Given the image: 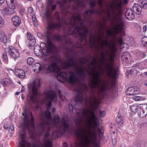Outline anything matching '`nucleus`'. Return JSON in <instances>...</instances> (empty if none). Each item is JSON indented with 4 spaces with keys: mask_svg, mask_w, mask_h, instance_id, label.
<instances>
[{
    "mask_svg": "<svg viewBox=\"0 0 147 147\" xmlns=\"http://www.w3.org/2000/svg\"><path fill=\"white\" fill-rule=\"evenodd\" d=\"M57 77L59 82H63L67 80V76L65 72L61 71L57 74Z\"/></svg>",
    "mask_w": 147,
    "mask_h": 147,
    "instance_id": "14",
    "label": "nucleus"
},
{
    "mask_svg": "<svg viewBox=\"0 0 147 147\" xmlns=\"http://www.w3.org/2000/svg\"><path fill=\"white\" fill-rule=\"evenodd\" d=\"M96 146H98V144H97V143H96Z\"/></svg>",
    "mask_w": 147,
    "mask_h": 147,
    "instance_id": "58",
    "label": "nucleus"
},
{
    "mask_svg": "<svg viewBox=\"0 0 147 147\" xmlns=\"http://www.w3.org/2000/svg\"><path fill=\"white\" fill-rule=\"evenodd\" d=\"M32 20L33 21L34 25L35 26H38L37 21L35 15L32 16Z\"/></svg>",
    "mask_w": 147,
    "mask_h": 147,
    "instance_id": "30",
    "label": "nucleus"
},
{
    "mask_svg": "<svg viewBox=\"0 0 147 147\" xmlns=\"http://www.w3.org/2000/svg\"><path fill=\"white\" fill-rule=\"evenodd\" d=\"M69 24L72 25L68 31V34L69 35L76 34L77 36H79L80 38L78 41L80 43L83 40L86 41L87 39V36L88 32L87 27L84 25V22L82 20L81 16L77 12L74 14L69 22ZM82 44L80 43L78 46L76 45L77 48L82 47Z\"/></svg>",
    "mask_w": 147,
    "mask_h": 147,
    "instance_id": "4",
    "label": "nucleus"
},
{
    "mask_svg": "<svg viewBox=\"0 0 147 147\" xmlns=\"http://www.w3.org/2000/svg\"><path fill=\"white\" fill-rule=\"evenodd\" d=\"M14 127L13 125H11L9 128V130L10 132H12L14 130Z\"/></svg>",
    "mask_w": 147,
    "mask_h": 147,
    "instance_id": "36",
    "label": "nucleus"
},
{
    "mask_svg": "<svg viewBox=\"0 0 147 147\" xmlns=\"http://www.w3.org/2000/svg\"><path fill=\"white\" fill-rule=\"evenodd\" d=\"M140 64L138 63H136V64L134 65L132 67L133 68H137L139 66Z\"/></svg>",
    "mask_w": 147,
    "mask_h": 147,
    "instance_id": "42",
    "label": "nucleus"
},
{
    "mask_svg": "<svg viewBox=\"0 0 147 147\" xmlns=\"http://www.w3.org/2000/svg\"><path fill=\"white\" fill-rule=\"evenodd\" d=\"M49 60L51 62L52 64L50 65H46L44 67L45 70L46 71L47 73H59L61 70L60 67L57 64L59 61V58L55 56H53L50 57Z\"/></svg>",
    "mask_w": 147,
    "mask_h": 147,
    "instance_id": "6",
    "label": "nucleus"
},
{
    "mask_svg": "<svg viewBox=\"0 0 147 147\" xmlns=\"http://www.w3.org/2000/svg\"><path fill=\"white\" fill-rule=\"evenodd\" d=\"M2 82H3L4 84L6 86L10 84L11 83V81L7 78L3 79Z\"/></svg>",
    "mask_w": 147,
    "mask_h": 147,
    "instance_id": "27",
    "label": "nucleus"
},
{
    "mask_svg": "<svg viewBox=\"0 0 147 147\" xmlns=\"http://www.w3.org/2000/svg\"><path fill=\"white\" fill-rule=\"evenodd\" d=\"M141 113H142V111H141Z\"/></svg>",
    "mask_w": 147,
    "mask_h": 147,
    "instance_id": "61",
    "label": "nucleus"
},
{
    "mask_svg": "<svg viewBox=\"0 0 147 147\" xmlns=\"http://www.w3.org/2000/svg\"><path fill=\"white\" fill-rule=\"evenodd\" d=\"M9 126L7 124H5L4 125V128L5 129H7L9 127Z\"/></svg>",
    "mask_w": 147,
    "mask_h": 147,
    "instance_id": "45",
    "label": "nucleus"
},
{
    "mask_svg": "<svg viewBox=\"0 0 147 147\" xmlns=\"http://www.w3.org/2000/svg\"><path fill=\"white\" fill-rule=\"evenodd\" d=\"M8 55L10 56L15 60V58L19 56L20 53L17 49L13 47L10 46L9 48Z\"/></svg>",
    "mask_w": 147,
    "mask_h": 147,
    "instance_id": "9",
    "label": "nucleus"
},
{
    "mask_svg": "<svg viewBox=\"0 0 147 147\" xmlns=\"http://www.w3.org/2000/svg\"><path fill=\"white\" fill-rule=\"evenodd\" d=\"M19 134L20 136H22V138H23L26 134L25 128L23 127L22 129L20 131Z\"/></svg>",
    "mask_w": 147,
    "mask_h": 147,
    "instance_id": "25",
    "label": "nucleus"
},
{
    "mask_svg": "<svg viewBox=\"0 0 147 147\" xmlns=\"http://www.w3.org/2000/svg\"><path fill=\"white\" fill-rule=\"evenodd\" d=\"M22 115L24 116V121H26V120L27 119V112L25 111L24 112H23L22 114Z\"/></svg>",
    "mask_w": 147,
    "mask_h": 147,
    "instance_id": "35",
    "label": "nucleus"
},
{
    "mask_svg": "<svg viewBox=\"0 0 147 147\" xmlns=\"http://www.w3.org/2000/svg\"><path fill=\"white\" fill-rule=\"evenodd\" d=\"M9 56L8 55V54L7 55V53L6 52H5L3 53L2 58L3 59V60L5 61H7L8 59V57H9Z\"/></svg>",
    "mask_w": 147,
    "mask_h": 147,
    "instance_id": "29",
    "label": "nucleus"
},
{
    "mask_svg": "<svg viewBox=\"0 0 147 147\" xmlns=\"http://www.w3.org/2000/svg\"><path fill=\"white\" fill-rule=\"evenodd\" d=\"M20 12H22V11H20Z\"/></svg>",
    "mask_w": 147,
    "mask_h": 147,
    "instance_id": "59",
    "label": "nucleus"
},
{
    "mask_svg": "<svg viewBox=\"0 0 147 147\" xmlns=\"http://www.w3.org/2000/svg\"><path fill=\"white\" fill-rule=\"evenodd\" d=\"M29 1H31L32 0H28Z\"/></svg>",
    "mask_w": 147,
    "mask_h": 147,
    "instance_id": "60",
    "label": "nucleus"
},
{
    "mask_svg": "<svg viewBox=\"0 0 147 147\" xmlns=\"http://www.w3.org/2000/svg\"><path fill=\"white\" fill-rule=\"evenodd\" d=\"M15 74L20 78H23L25 76L24 71L21 69H17L15 71Z\"/></svg>",
    "mask_w": 147,
    "mask_h": 147,
    "instance_id": "17",
    "label": "nucleus"
},
{
    "mask_svg": "<svg viewBox=\"0 0 147 147\" xmlns=\"http://www.w3.org/2000/svg\"><path fill=\"white\" fill-rule=\"evenodd\" d=\"M55 16L59 23L52 22L49 24L45 36V44L42 42L40 46H35L33 48L35 54L39 58L42 57V48L44 51L43 53L45 55L54 53L56 50V47L52 39L58 42L64 41L65 42V46L67 49V61L63 62L61 66L63 68L71 67L75 71V73H71L68 80L71 83L79 84V87L76 89V91L78 92L75 99L76 101L84 102L85 104H99L97 94H96L97 89L102 91L105 89V85L100 79V76L103 74L104 73L107 76V40H103L104 38V31L102 30V33H99L98 36L91 33L89 39L92 48L99 47L96 44V40L101 44L99 47L102 51L100 54V61L103 65V68L97 64V57L90 56L89 57H83L80 61L82 64L88 61V69H86L74 61V46L69 39V36L65 35L61 36L59 34L54 35L51 31L52 29L61 27L63 24L68 25L65 20L60 19L57 12H55ZM101 27L103 29V26L102 24Z\"/></svg>",
    "mask_w": 147,
    "mask_h": 147,
    "instance_id": "1",
    "label": "nucleus"
},
{
    "mask_svg": "<svg viewBox=\"0 0 147 147\" xmlns=\"http://www.w3.org/2000/svg\"><path fill=\"white\" fill-rule=\"evenodd\" d=\"M36 42V40L34 39H32L29 41V46L30 47L33 46Z\"/></svg>",
    "mask_w": 147,
    "mask_h": 147,
    "instance_id": "32",
    "label": "nucleus"
},
{
    "mask_svg": "<svg viewBox=\"0 0 147 147\" xmlns=\"http://www.w3.org/2000/svg\"><path fill=\"white\" fill-rule=\"evenodd\" d=\"M63 145L64 147H66L67 144L66 143H64L63 144Z\"/></svg>",
    "mask_w": 147,
    "mask_h": 147,
    "instance_id": "51",
    "label": "nucleus"
},
{
    "mask_svg": "<svg viewBox=\"0 0 147 147\" xmlns=\"http://www.w3.org/2000/svg\"><path fill=\"white\" fill-rule=\"evenodd\" d=\"M38 36L40 38L42 39L43 38V36L42 34L41 33H38L37 34Z\"/></svg>",
    "mask_w": 147,
    "mask_h": 147,
    "instance_id": "39",
    "label": "nucleus"
},
{
    "mask_svg": "<svg viewBox=\"0 0 147 147\" xmlns=\"http://www.w3.org/2000/svg\"><path fill=\"white\" fill-rule=\"evenodd\" d=\"M133 99L135 101H140L144 100L145 98L142 96H134L132 97Z\"/></svg>",
    "mask_w": 147,
    "mask_h": 147,
    "instance_id": "23",
    "label": "nucleus"
},
{
    "mask_svg": "<svg viewBox=\"0 0 147 147\" xmlns=\"http://www.w3.org/2000/svg\"><path fill=\"white\" fill-rule=\"evenodd\" d=\"M136 71L137 70L136 69L132 67L131 68L128 69L127 72L129 74L131 75L134 74H136Z\"/></svg>",
    "mask_w": 147,
    "mask_h": 147,
    "instance_id": "24",
    "label": "nucleus"
},
{
    "mask_svg": "<svg viewBox=\"0 0 147 147\" xmlns=\"http://www.w3.org/2000/svg\"><path fill=\"white\" fill-rule=\"evenodd\" d=\"M142 43L144 46H147V37H143L142 40Z\"/></svg>",
    "mask_w": 147,
    "mask_h": 147,
    "instance_id": "28",
    "label": "nucleus"
},
{
    "mask_svg": "<svg viewBox=\"0 0 147 147\" xmlns=\"http://www.w3.org/2000/svg\"><path fill=\"white\" fill-rule=\"evenodd\" d=\"M88 0H69V8L71 6L74 9L79 10V7H84L86 3H88ZM96 4V1L90 0V9L86 11L84 15L82 14L86 21H90V16L93 13L100 15L103 13L107 14V18L112 24H124L120 15L122 10V2L121 1L115 0L113 4L110 5V8H107L108 4L104 0H98V4L102 9L101 12L99 10H95L94 7Z\"/></svg>",
    "mask_w": 147,
    "mask_h": 147,
    "instance_id": "2",
    "label": "nucleus"
},
{
    "mask_svg": "<svg viewBox=\"0 0 147 147\" xmlns=\"http://www.w3.org/2000/svg\"><path fill=\"white\" fill-rule=\"evenodd\" d=\"M0 40L1 41L4 43H6L7 41V39L5 34L3 33L0 34Z\"/></svg>",
    "mask_w": 147,
    "mask_h": 147,
    "instance_id": "21",
    "label": "nucleus"
},
{
    "mask_svg": "<svg viewBox=\"0 0 147 147\" xmlns=\"http://www.w3.org/2000/svg\"><path fill=\"white\" fill-rule=\"evenodd\" d=\"M144 84L146 86H147V81H145Z\"/></svg>",
    "mask_w": 147,
    "mask_h": 147,
    "instance_id": "53",
    "label": "nucleus"
},
{
    "mask_svg": "<svg viewBox=\"0 0 147 147\" xmlns=\"http://www.w3.org/2000/svg\"><path fill=\"white\" fill-rule=\"evenodd\" d=\"M147 29V27L146 26H144L143 27V32H145Z\"/></svg>",
    "mask_w": 147,
    "mask_h": 147,
    "instance_id": "41",
    "label": "nucleus"
},
{
    "mask_svg": "<svg viewBox=\"0 0 147 147\" xmlns=\"http://www.w3.org/2000/svg\"><path fill=\"white\" fill-rule=\"evenodd\" d=\"M40 86V80L39 78H36L31 84L32 93L31 95H30L28 97L30 100L33 102L37 103L38 102L37 89Z\"/></svg>",
    "mask_w": 147,
    "mask_h": 147,
    "instance_id": "7",
    "label": "nucleus"
},
{
    "mask_svg": "<svg viewBox=\"0 0 147 147\" xmlns=\"http://www.w3.org/2000/svg\"><path fill=\"white\" fill-rule=\"evenodd\" d=\"M54 1V0H46V10L45 15L46 18L50 21L52 19V11H54L56 7V5L53 4Z\"/></svg>",
    "mask_w": 147,
    "mask_h": 147,
    "instance_id": "8",
    "label": "nucleus"
},
{
    "mask_svg": "<svg viewBox=\"0 0 147 147\" xmlns=\"http://www.w3.org/2000/svg\"><path fill=\"white\" fill-rule=\"evenodd\" d=\"M30 115L31 116V119L27 123V124L28 129L29 131H30V128L33 129V131H35V127L34 124V117L32 116V112H30Z\"/></svg>",
    "mask_w": 147,
    "mask_h": 147,
    "instance_id": "13",
    "label": "nucleus"
},
{
    "mask_svg": "<svg viewBox=\"0 0 147 147\" xmlns=\"http://www.w3.org/2000/svg\"><path fill=\"white\" fill-rule=\"evenodd\" d=\"M106 32L107 34L109 35H110L111 34V32L110 30H106Z\"/></svg>",
    "mask_w": 147,
    "mask_h": 147,
    "instance_id": "40",
    "label": "nucleus"
},
{
    "mask_svg": "<svg viewBox=\"0 0 147 147\" xmlns=\"http://www.w3.org/2000/svg\"><path fill=\"white\" fill-rule=\"evenodd\" d=\"M144 74L147 77V72H145L144 73Z\"/></svg>",
    "mask_w": 147,
    "mask_h": 147,
    "instance_id": "55",
    "label": "nucleus"
},
{
    "mask_svg": "<svg viewBox=\"0 0 147 147\" xmlns=\"http://www.w3.org/2000/svg\"><path fill=\"white\" fill-rule=\"evenodd\" d=\"M69 108L70 112H72L73 111V107L71 104H69Z\"/></svg>",
    "mask_w": 147,
    "mask_h": 147,
    "instance_id": "38",
    "label": "nucleus"
},
{
    "mask_svg": "<svg viewBox=\"0 0 147 147\" xmlns=\"http://www.w3.org/2000/svg\"><path fill=\"white\" fill-rule=\"evenodd\" d=\"M20 93V92H17L16 93V95H18Z\"/></svg>",
    "mask_w": 147,
    "mask_h": 147,
    "instance_id": "52",
    "label": "nucleus"
},
{
    "mask_svg": "<svg viewBox=\"0 0 147 147\" xmlns=\"http://www.w3.org/2000/svg\"><path fill=\"white\" fill-rule=\"evenodd\" d=\"M133 9L134 12L138 15H140L142 11V8L139 4L135 3L133 6Z\"/></svg>",
    "mask_w": 147,
    "mask_h": 147,
    "instance_id": "16",
    "label": "nucleus"
},
{
    "mask_svg": "<svg viewBox=\"0 0 147 147\" xmlns=\"http://www.w3.org/2000/svg\"><path fill=\"white\" fill-rule=\"evenodd\" d=\"M34 67H35V69L38 70L40 71L41 70V65L39 63H36L34 65Z\"/></svg>",
    "mask_w": 147,
    "mask_h": 147,
    "instance_id": "31",
    "label": "nucleus"
},
{
    "mask_svg": "<svg viewBox=\"0 0 147 147\" xmlns=\"http://www.w3.org/2000/svg\"><path fill=\"white\" fill-rule=\"evenodd\" d=\"M2 11L5 14L11 15L14 13L15 9L10 8L9 7L8 8H4L2 10Z\"/></svg>",
    "mask_w": 147,
    "mask_h": 147,
    "instance_id": "18",
    "label": "nucleus"
},
{
    "mask_svg": "<svg viewBox=\"0 0 147 147\" xmlns=\"http://www.w3.org/2000/svg\"><path fill=\"white\" fill-rule=\"evenodd\" d=\"M4 1V0H0V5L3 3Z\"/></svg>",
    "mask_w": 147,
    "mask_h": 147,
    "instance_id": "48",
    "label": "nucleus"
},
{
    "mask_svg": "<svg viewBox=\"0 0 147 147\" xmlns=\"http://www.w3.org/2000/svg\"><path fill=\"white\" fill-rule=\"evenodd\" d=\"M46 97L44 99L47 105V110L41 115V119H43L39 125V129L38 131L40 135H41L47 131L49 126L52 125L58 129V131L54 133L53 135L57 134V136H61L65 134L69 129V125L67 122L64 119L61 120L59 116L56 115L54 120L51 119V115L49 109L52 106V102L53 101L57 102V98L56 93L53 91H46L45 92Z\"/></svg>",
    "mask_w": 147,
    "mask_h": 147,
    "instance_id": "3",
    "label": "nucleus"
},
{
    "mask_svg": "<svg viewBox=\"0 0 147 147\" xmlns=\"http://www.w3.org/2000/svg\"><path fill=\"white\" fill-rule=\"evenodd\" d=\"M140 92L139 88L136 86L129 88L126 91V94L128 95H133L138 94Z\"/></svg>",
    "mask_w": 147,
    "mask_h": 147,
    "instance_id": "11",
    "label": "nucleus"
},
{
    "mask_svg": "<svg viewBox=\"0 0 147 147\" xmlns=\"http://www.w3.org/2000/svg\"><path fill=\"white\" fill-rule=\"evenodd\" d=\"M58 93H59V97H60V98H61V99H63L62 98V96L61 95V91H60V90H59V91Z\"/></svg>",
    "mask_w": 147,
    "mask_h": 147,
    "instance_id": "46",
    "label": "nucleus"
},
{
    "mask_svg": "<svg viewBox=\"0 0 147 147\" xmlns=\"http://www.w3.org/2000/svg\"><path fill=\"white\" fill-rule=\"evenodd\" d=\"M33 11V9L32 7H30L28 9V12L29 13H31Z\"/></svg>",
    "mask_w": 147,
    "mask_h": 147,
    "instance_id": "37",
    "label": "nucleus"
},
{
    "mask_svg": "<svg viewBox=\"0 0 147 147\" xmlns=\"http://www.w3.org/2000/svg\"><path fill=\"white\" fill-rule=\"evenodd\" d=\"M22 99H24V97L23 94H22Z\"/></svg>",
    "mask_w": 147,
    "mask_h": 147,
    "instance_id": "54",
    "label": "nucleus"
},
{
    "mask_svg": "<svg viewBox=\"0 0 147 147\" xmlns=\"http://www.w3.org/2000/svg\"><path fill=\"white\" fill-rule=\"evenodd\" d=\"M126 18L129 20H133L135 18V15L131 8H128L125 13Z\"/></svg>",
    "mask_w": 147,
    "mask_h": 147,
    "instance_id": "12",
    "label": "nucleus"
},
{
    "mask_svg": "<svg viewBox=\"0 0 147 147\" xmlns=\"http://www.w3.org/2000/svg\"><path fill=\"white\" fill-rule=\"evenodd\" d=\"M142 7L144 9L147 8V3H144L142 6Z\"/></svg>",
    "mask_w": 147,
    "mask_h": 147,
    "instance_id": "43",
    "label": "nucleus"
},
{
    "mask_svg": "<svg viewBox=\"0 0 147 147\" xmlns=\"http://www.w3.org/2000/svg\"><path fill=\"white\" fill-rule=\"evenodd\" d=\"M99 114L101 117H104L105 115V113L104 111H99Z\"/></svg>",
    "mask_w": 147,
    "mask_h": 147,
    "instance_id": "34",
    "label": "nucleus"
},
{
    "mask_svg": "<svg viewBox=\"0 0 147 147\" xmlns=\"http://www.w3.org/2000/svg\"><path fill=\"white\" fill-rule=\"evenodd\" d=\"M11 21L13 25L16 27L19 26L21 23V19L17 16L12 17Z\"/></svg>",
    "mask_w": 147,
    "mask_h": 147,
    "instance_id": "15",
    "label": "nucleus"
},
{
    "mask_svg": "<svg viewBox=\"0 0 147 147\" xmlns=\"http://www.w3.org/2000/svg\"><path fill=\"white\" fill-rule=\"evenodd\" d=\"M22 89L21 90V92H23L24 90V87H23V86H22Z\"/></svg>",
    "mask_w": 147,
    "mask_h": 147,
    "instance_id": "50",
    "label": "nucleus"
},
{
    "mask_svg": "<svg viewBox=\"0 0 147 147\" xmlns=\"http://www.w3.org/2000/svg\"><path fill=\"white\" fill-rule=\"evenodd\" d=\"M6 2L9 8L14 9H15L16 5L14 0H6Z\"/></svg>",
    "mask_w": 147,
    "mask_h": 147,
    "instance_id": "19",
    "label": "nucleus"
},
{
    "mask_svg": "<svg viewBox=\"0 0 147 147\" xmlns=\"http://www.w3.org/2000/svg\"><path fill=\"white\" fill-rule=\"evenodd\" d=\"M128 0H124V4H127L128 3Z\"/></svg>",
    "mask_w": 147,
    "mask_h": 147,
    "instance_id": "47",
    "label": "nucleus"
},
{
    "mask_svg": "<svg viewBox=\"0 0 147 147\" xmlns=\"http://www.w3.org/2000/svg\"><path fill=\"white\" fill-rule=\"evenodd\" d=\"M56 111V109L53 107V109H52V112L53 113H54Z\"/></svg>",
    "mask_w": 147,
    "mask_h": 147,
    "instance_id": "49",
    "label": "nucleus"
},
{
    "mask_svg": "<svg viewBox=\"0 0 147 147\" xmlns=\"http://www.w3.org/2000/svg\"><path fill=\"white\" fill-rule=\"evenodd\" d=\"M49 132L45 133L42 144L41 143L38 145L35 144L31 145L30 143H28L24 140H22L19 144L18 147H52V142L50 138H49Z\"/></svg>",
    "mask_w": 147,
    "mask_h": 147,
    "instance_id": "5",
    "label": "nucleus"
},
{
    "mask_svg": "<svg viewBox=\"0 0 147 147\" xmlns=\"http://www.w3.org/2000/svg\"><path fill=\"white\" fill-rule=\"evenodd\" d=\"M27 63L29 65H32L34 63V59L32 57H29L27 59Z\"/></svg>",
    "mask_w": 147,
    "mask_h": 147,
    "instance_id": "26",
    "label": "nucleus"
},
{
    "mask_svg": "<svg viewBox=\"0 0 147 147\" xmlns=\"http://www.w3.org/2000/svg\"><path fill=\"white\" fill-rule=\"evenodd\" d=\"M138 110V115L140 117H145L147 114V105L146 104L140 105Z\"/></svg>",
    "mask_w": 147,
    "mask_h": 147,
    "instance_id": "10",
    "label": "nucleus"
},
{
    "mask_svg": "<svg viewBox=\"0 0 147 147\" xmlns=\"http://www.w3.org/2000/svg\"><path fill=\"white\" fill-rule=\"evenodd\" d=\"M5 23V20L3 18L0 17V24L2 26L4 25Z\"/></svg>",
    "mask_w": 147,
    "mask_h": 147,
    "instance_id": "33",
    "label": "nucleus"
},
{
    "mask_svg": "<svg viewBox=\"0 0 147 147\" xmlns=\"http://www.w3.org/2000/svg\"><path fill=\"white\" fill-rule=\"evenodd\" d=\"M18 82L20 84H21V82L20 81Z\"/></svg>",
    "mask_w": 147,
    "mask_h": 147,
    "instance_id": "56",
    "label": "nucleus"
},
{
    "mask_svg": "<svg viewBox=\"0 0 147 147\" xmlns=\"http://www.w3.org/2000/svg\"><path fill=\"white\" fill-rule=\"evenodd\" d=\"M0 147H3V146L1 144H0Z\"/></svg>",
    "mask_w": 147,
    "mask_h": 147,
    "instance_id": "57",
    "label": "nucleus"
},
{
    "mask_svg": "<svg viewBox=\"0 0 147 147\" xmlns=\"http://www.w3.org/2000/svg\"><path fill=\"white\" fill-rule=\"evenodd\" d=\"M123 117L119 114L117 117L116 118L115 121L117 124L119 123H123L124 121Z\"/></svg>",
    "mask_w": 147,
    "mask_h": 147,
    "instance_id": "20",
    "label": "nucleus"
},
{
    "mask_svg": "<svg viewBox=\"0 0 147 147\" xmlns=\"http://www.w3.org/2000/svg\"><path fill=\"white\" fill-rule=\"evenodd\" d=\"M32 39H34V37L33 36L30 34L28 38V40H30Z\"/></svg>",
    "mask_w": 147,
    "mask_h": 147,
    "instance_id": "44",
    "label": "nucleus"
},
{
    "mask_svg": "<svg viewBox=\"0 0 147 147\" xmlns=\"http://www.w3.org/2000/svg\"><path fill=\"white\" fill-rule=\"evenodd\" d=\"M139 107L136 105H133L130 106V109L131 110L134 112H137L138 114V110L139 109Z\"/></svg>",
    "mask_w": 147,
    "mask_h": 147,
    "instance_id": "22",
    "label": "nucleus"
}]
</instances>
